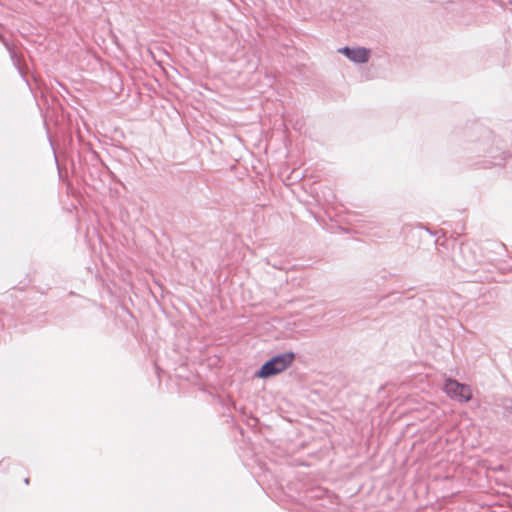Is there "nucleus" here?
I'll return each mask as SVG.
<instances>
[{"mask_svg": "<svg viewBox=\"0 0 512 512\" xmlns=\"http://www.w3.org/2000/svg\"><path fill=\"white\" fill-rule=\"evenodd\" d=\"M5 45H6L7 49H8V50H9V52H10V56H11L12 60H13V61H14V63L16 64V52H15L12 48H10V47H9V45H8L7 43H5Z\"/></svg>", "mask_w": 512, "mask_h": 512, "instance_id": "obj_4", "label": "nucleus"}, {"mask_svg": "<svg viewBox=\"0 0 512 512\" xmlns=\"http://www.w3.org/2000/svg\"><path fill=\"white\" fill-rule=\"evenodd\" d=\"M338 52L345 55L350 61L362 64L366 63L370 57V50L365 47H342Z\"/></svg>", "mask_w": 512, "mask_h": 512, "instance_id": "obj_3", "label": "nucleus"}, {"mask_svg": "<svg viewBox=\"0 0 512 512\" xmlns=\"http://www.w3.org/2000/svg\"><path fill=\"white\" fill-rule=\"evenodd\" d=\"M294 359L295 354L293 352L276 355L265 362L256 375L260 378H268L279 374L288 369L293 364Z\"/></svg>", "mask_w": 512, "mask_h": 512, "instance_id": "obj_1", "label": "nucleus"}, {"mask_svg": "<svg viewBox=\"0 0 512 512\" xmlns=\"http://www.w3.org/2000/svg\"><path fill=\"white\" fill-rule=\"evenodd\" d=\"M24 482H25L26 484H28V483H29V478H26V479L24 480Z\"/></svg>", "mask_w": 512, "mask_h": 512, "instance_id": "obj_6", "label": "nucleus"}, {"mask_svg": "<svg viewBox=\"0 0 512 512\" xmlns=\"http://www.w3.org/2000/svg\"><path fill=\"white\" fill-rule=\"evenodd\" d=\"M444 390L448 396L461 402H468L472 397V391L468 385L461 384L453 379L446 380Z\"/></svg>", "mask_w": 512, "mask_h": 512, "instance_id": "obj_2", "label": "nucleus"}, {"mask_svg": "<svg viewBox=\"0 0 512 512\" xmlns=\"http://www.w3.org/2000/svg\"><path fill=\"white\" fill-rule=\"evenodd\" d=\"M155 368H156V374L157 376H160V368L158 367L157 364H155Z\"/></svg>", "mask_w": 512, "mask_h": 512, "instance_id": "obj_5", "label": "nucleus"}]
</instances>
